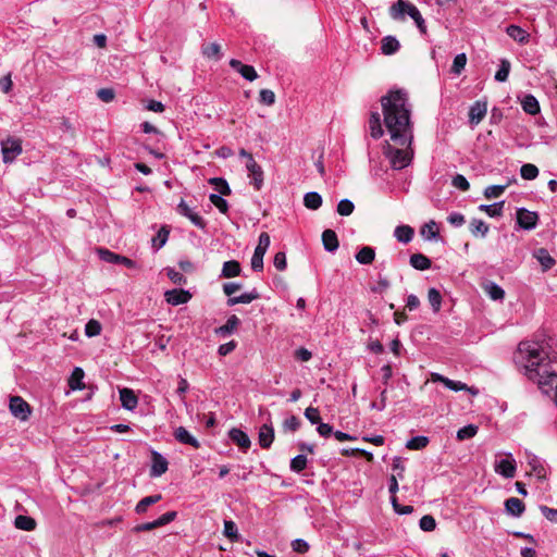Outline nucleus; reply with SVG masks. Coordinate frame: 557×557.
Listing matches in <instances>:
<instances>
[{"label": "nucleus", "mask_w": 557, "mask_h": 557, "mask_svg": "<svg viewBox=\"0 0 557 557\" xmlns=\"http://www.w3.org/2000/svg\"><path fill=\"white\" fill-rule=\"evenodd\" d=\"M292 548L296 553L305 554L309 550L310 546L305 540L296 539L292 542Z\"/></svg>", "instance_id": "338daca9"}, {"label": "nucleus", "mask_w": 557, "mask_h": 557, "mask_svg": "<svg viewBox=\"0 0 557 557\" xmlns=\"http://www.w3.org/2000/svg\"><path fill=\"white\" fill-rule=\"evenodd\" d=\"M209 183L215 186L220 195L228 196L232 193L228 183L222 177H212L209 180Z\"/></svg>", "instance_id": "de8ad7c7"}, {"label": "nucleus", "mask_w": 557, "mask_h": 557, "mask_svg": "<svg viewBox=\"0 0 557 557\" xmlns=\"http://www.w3.org/2000/svg\"><path fill=\"white\" fill-rule=\"evenodd\" d=\"M170 230L166 225L161 226L157 235L152 238V247L156 250L161 249L168 242Z\"/></svg>", "instance_id": "a19ab883"}, {"label": "nucleus", "mask_w": 557, "mask_h": 557, "mask_svg": "<svg viewBox=\"0 0 557 557\" xmlns=\"http://www.w3.org/2000/svg\"><path fill=\"white\" fill-rule=\"evenodd\" d=\"M150 476L158 478L168 471V460L158 451H152Z\"/></svg>", "instance_id": "f8f14e48"}, {"label": "nucleus", "mask_w": 557, "mask_h": 557, "mask_svg": "<svg viewBox=\"0 0 557 557\" xmlns=\"http://www.w3.org/2000/svg\"><path fill=\"white\" fill-rule=\"evenodd\" d=\"M506 33L510 38L519 44H527L530 38V35L525 29L515 24L507 26Z\"/></svg>", "instance_id": "393cba45"}, {"label": "nucleus", "mask_w": 557, "mask_h": 557, "mask_svg": "<svg viewBox=\"0 0 557 557\" xmlns=\"http://www.w3.org/2000/svg\"><path fill=\"white\" fill-rule=\"evenodd\" d=\"M360 264H371L375 258V250L370 246L362 247L355 256Z\"/></svg>", "instance_id": "58836bf2"}, {"label": "nucleus", "mask_w": 557, "mask_h": 557, "mask_svg": "<svg viewBox=\"0 0 557 557\" xmlns=\"http://www.w3.org/2000/svg\"><path fill=\"white\" fill-rule=\"evenodd\" d=\"M191 298V294L185 289H172L165 293V300L172 306L186 304Z\"/></svg>", "instance_id": "2eb2a0df"}, {"label": "nucleus", "mask_w": 557, "mask_h": 557, "mask_svg": "<svg viewBox=\"0 0 557 557\" xmlns=\"http://www.w3.org/2000/svg\"><path fill=\"white\" fill-rule=\"evenodd\" d=\"M409 263L412 268L419 271L429 270L431 268V260L422 253H413L410 256Z\"/></svg>", "instance_id": "2f4dec72"}, {"label": "nucleus", "mask_w": 557, "mask_h": 557, "mask_svg": "<svg viewBox=\"0 0 557 557\" xmlns=\"http://www.w3.org/2000/svg\"><path fill=\"white\" fill-rule=\"evenodd\" d=\"M166 274H168V277L174 283V284H177V285H183V284H186V277L178 271L172 269V268H169L166 270Z\"/></svg>", "instance_id": "69168bd1"}, {"label": "nucleus", "mask_w": 557, "mask_h": 557, "mask_svg": "<svg viewBox=\"0 0 557 557\" xmlns=\"http://www.w3.org/2000/svg\"><path fill=\"white\" fill-rule=\"evenodd\" d=\"M533 257L541 264L543 272L550 270L556 263L555 259L549 255L548 250L545 248L535 249L533 251Z\"/></svg>", "instance_id": "6ab92c4d"}, {"label": "nucleus", "mask_w": 557, "mask_h": 557, "mask_svg": "<svg viewBox=\"0 0 557 557\" xmlns=\"http://www.w3.org/2000/svg\"><path fill=\"white\" fill-rule=\"evenodd\" d=\"M355 210V205L351 200L349 199H342L338 203H337V208H336V211L339 215L342 216H348L350 215Z\"/></svg>", "instance_id": "5fc2aeb1"}, {"label": "nucleus", "mask_w": 557, "mask_h": 557, "mask_svg": "<svg viewBox=\"0 0 557 557\" xmlns=\"http://www.w3.org/2000/svg\"><path fill=\"white\" fill-rule=\"evenodd\" d=\"M380 102L384 125L391 139L399 146L407 147L406 150H403L387 145L385 149L392 168L401 170L410 164L413 156L410 148L413 141L412 104L405 89H391L381 98Z\"/></svg>", "instance_id": "f257e3e1"}, {"label": "nucleus", "mask_w": 557, "mask_h": 557, "mask_svg": "<svg viewBox=\"0 0 557 557\" xmlns=\"http://www.w3.org/2000/svg\"><path fill=\"white\" fill-rule=\"evenodd\" d=\"M521 107L525 113L531 115H535L541 111V107L537 99L531 94L525 95L523 97V99L521 100Z\"/></svg>", "instance_id": "cd10ccee"}, {"label": "nucleus", "mask_w": 557, "mask_h": 557, "mask_svg": "<svg viewBox=\"0 0 557 557\" xmlns=\"http://www.w3.org/2000/svg\"><path fill=\"white\" fill-rule=\"evenodd\" d=\"M9 409L11 414L21 421H27L32 414V408L29 404L21 396L10 397Z\"/></svg>", "instance_id": "20e7f679"}, {"label": "nucleus", "mask_w": 557, "mask_h": 557, "mask_svg": "<svg viewBox=\"0 0 557 557\" xmlns=\"http://www.w3.org/2000/svg\"><path fill=\"white\" fill-rule=\"evenodd\" d=\"M161 499H162L161 494H154V495L144 497L143 499H140L137 503V505L135 507L136 513H138V515L145 513L149 506L157 504Z\"/></svg>", "instance_id": "473e14b6"}, {"label": "nucleus", "mask_w": 557, "mask_h": 557, "mask_svg": "<svg viewBox=\"0 0 557 557\" xmlns=\"http://www.w3.org/2000/svg\"><path fill=\"white\" fill-rule=\"evenodd\" d=\"M413 234H414V231L409 225L396 226V228L394 231V236L396 237V239L404 244L411 242Z\"/></svg>", "instance_id": "f704fd0d"}, {"label": "nucleus", "mask_w": 557, "mask_h": 557, "mask_svg": "<svg viewBox=\"0 0 557 557\" xmlns=\"http://www.w3.org/2000/svg\"><path fill=\"white\" fill-rule=\"evenodd\" d=\"M274 441V429L271 422L264 423L259 429V445L268 449L271 447L272 443Z\"/></svg>", "instance_id": "a211bd4d"}, {"label": "nucleus", "mask_w": 557, "mask_h": 557, "mask_svg": "<svg viewBox=\"0 0 557 557\" xmlns=\"http://www.w3.org/2000/svg\"><path fill=\"white\" fill-rule=\"evenodd\" d=\"M508 185H491L487 186L483 195L486 199L498 198L504 194Z\"/></svg>", "instance_id": "603ef678"}, {"label": "nucleus", "mask_w": 557, "mask_h": 557, "mask_svg": "<svg viewBox=\"0 0 557 557\" xmlns=\"http://www.w3.org/2000/svg\"><path fill=\"white\" fill-rule=\"evenodd\" d=\"M230 66L249 82H252L258 77L253 66L244 64L237 59H231Z\"/></svg>", "instance_id": "ddd939ff"}, {"label": "nucleus", "mask_w": 557, "mask_h": 557, "mask_svg": "<svg viewBox=\"0 0 557 557\" xmlns=\"http://www.w3.org/2000/svg\"><path fill=\"white\" fill-rule=\"evenodd\" d=\"M511 64L507 59H502L499 62V67L495 73V81L499 83H504L508 79L510 73Z\"/></svg>", "instance_id": "79ce46f5"}, {"label": "nucleus", "mask_w": 557, "mask_h": 557, "mask_svg": "<svg viewBox=\"0 0 557 557\" xmlns=\"http://www.w3.org/2000/svg\"><path fill=\"white\" fill-rule=\"evenodd\" d=\"M428 444H429V437L423 436V435H418V436H413L407 441L406 448L411 449V450H419V449L426 447Z\"/></svg>", "instance_id": "a18cd8bd"}, {"label": "nucleus", "mask_w": 557, "mask_h": 557, "mask_svg": "<svg viewBox=\"0 0 557 557\" xmlns=\"http://www.w3.org/2000/svg\"><path fill=\"white\" fill-rule=\"evenodd\" d=\"M101 333V324L97 320H89L85 326V334L88 337L97 336Z\"/></svg>", "instance_id": "bf43d9fd"}, {"label": "nucleus", "mask_w": 557, "mask_h": 557, "mask_svg": "<svg viewBox=\"0 0 557 557\" xmlns=\"http://www.w3.org/2000/svg\"><path fill=\"white\" fill-rule=\"evenodd\" d=\"M307 457L302 454H299L290 460L289 468L293 472L300 473L307 468Z\"/></svg>", "instance_id": "49530a36"}, {"label": "nucleus", "mask_w": 557, "mask_h": 557, "mask_svg": "<svg viewBox=\"0 0 557 557\" xmlns=\"http://www.w3.org/2000/svg\"><path fill=\"white\" fill-rule=\"evenodd\" d=\"M14 525L16 529L23 531H33L36 529L37 523L35 519L29 516L18 515L14 520Z\"/></svg>", "instance_id": "e433bc0d"}, {"label": "nucleus", "mask_w": 557, "mask_h": 557, "mask_svg": "<svg viewBox=\"0 0 557 557\" xmlns=\"http://www.w3.org/2000/svg\"><path fill=\"white\" fill-rule=\"evenodd\" d=\"M121 405L126 410H134L138 405V398L133 389L124 387L120 389Z\"/></svg>", "instance_id": "f3484780"}, {"label": "nucleus", "mask_w": 557, "mask_h": 557, "mask_svg": "<svg viewBox=\"0 0 557 557\" xmlns=\"http://www.w3.org/2000/svg\"><path fill=\"white\" fill-rule=\"evenodd\" d=\"M228 437L234 444H236L244 451H246L251 445L249 436L240 429H237V428L231 429L228 431Z\"/></svg>", "instance_id": "dca6fc26"}, {"label": "nucleus", "mask_w": 557, "mask_h": 557, "mask_svg": "<svg viewBox=\"0 0 557 557\" xmlns=\"http://www.w3.org/2000/svg\"><path fill=\"white\" fill-rule=\"evenodd\" d=\"M451 185L455 188L460 189L461 191H467L470 189V184H469L468 180L461 174H456L453 177Z\"/></svg>", "instance_id": "052dcab7"}, {"label": "nucleus", "mask_w": 557, "mask_h": 557, "mask_svg": "<svg viewBox=\"0 0 557 557\" xmlns=\"http://www.w3.org/2000/svg\"><path fill=\"white\" fill-rule=\"evenodd\" d=\"M242 272V268L238 261L230 260L225 261L222 267L221 276L231 278L238 276Z\"/></svg>", "instance_id": "c756f323"}, {"label": "nucleus", "mask_w": 557, "mask_h": 557, "mask_svg": "<svg viewBox=\"0 0 557 557\" xmlns=\"http://www.w3.org/2000/svg\"><path fill=\"white\" fill-rule=\"evenodd\" d=\"M222 196L223 195L211 194L209 196V199L211 203L214 205L221 213H227L228 203Z\"/></svg>", "instance_id": "4d7b16f0"}, {"label": "nucleus", "mask_w": 557, "mask_h": 557, "mask_svg": "<svg viewBox=\"0 0 557 557\" xmlns=\"http://www.w3.org/2000/svg\"><path fill=\"white\" fill-rule=\"evenodd\" d=\"M305 417L309 420L311 424H318L321 422L320 411L318 408L308 407L305 410Z\"/></svg>", "instance_id": "0e129e2a"}, {"label": "nucleus", "mask_w": 557, "mask_h": 557, "mask_svg": "<svg viewBox=\"0 0 557 557\" xmlns=\"http://www.w3.org/2000/svg\"><path fill=\"white\" fill-rule=\"evenodd\" d=\"M487 106L486 102L475 101L469 110V123L478 125L486 115Z\"/></svg>", "instance_id": "4468645a"}, {"label": "nucleus", "mask_w": 557, "mask_h": 557, "mask_svg": "<svg viewBox=\"0 0 557 557\" xmlns=\"http://www.w3.org/2000/svg\"><path fill=\"white\" fill-rule=\"evenodd\" d=\"M174 437L177 442L189 445L194 448H199L200 446L199 441L194 437L184 426H178L174 431Z\"/></svg>", "instance_id": "412c9836"}, {"label": "nucleus", "mask_w": 557, "mask_h": 557, "mask_svg": "<svg viewBox=\"0 0 557 557\" xmlns=\"http://www.w3.org/2000/svg\"><path fill=\"white\" fill-rule=\"evenodd\" d=\"M246 169L248 171V176L251 178V184L256 190H260L263 186V170L256 162L253 158H249L246 161Z\"/></svg>", "instance_id": "9d476101"}, {"label": "nucleus", "mask_w": 557, "mask_h": 557, "mask_svg": "<svg viewBox=\"0 0 557 557\" xmlns=\"http://www.w3.org/2000/svg\"><path fill=\"white\" fill-rule=\"evenodd\" d=\"M520 175L528 181L535 180L539 175V169L532 163H525L520 169Z\"/></svg>", "instance_id": "3c124183"}, {"label": "nucleus", "mask_w": 557, "mask_h": 557, "mask_svg": "<svg viewBox=\"0 0 557 557\" xmlns=\"http://www.w3.org/2000/svg\"><path fill=\"white\" fill-rule=\"evenodd\" d=\"M389 14L394 20H404L405 14H408L416 23L421 33L426 32L424 18L416 5L405 0H397L389 10Z\"/></svg>", "instance_id": "7ed1b4c3"}, {"label": "nucleus", "mask_w": 557, "mask_h": 557, "mask_svg": "<svg viewBox=\"0 0 557 557\" xmlns=\"http://www.w3.org/2000/svg\"><path fill=\"white\" fill-rule=\"evenodd\" d=\"M467 64V55L466 53H459L454 58L453 65L450 67V72L455 75L461 74Z\"/></svg>", "instance_id": "8fccbe9b"}, {"label": "nucleus", "mask_w": 557, "mask_h": 557, "mask_svg": "<svg viewBox=\"0 0 557 557\" xmlns=\"http://www.w3.org/2000/svg\"><path fill=\"white\" fill-rule=\"evenodd\" d=\"M431 381L443 383L447 388L454 392L469 391L472 394H476V391H473L472 388L468 387L467 384L460 381L450 380L440 373H432Z\"/></svg>", "instance_id": "9b49d317"}, {"label": "nucleus", "mask_w": 557, "mask_h": 557, "mask_svg": "<svg viewBox=\"0 0 557 557\" xmlns=\"http://www.w3.org/2000/svg\"><path fill=\"white\" fill-rule=\"evenodd\" d=\"M490 231L488 225L480 219H472L470 222V232L474 237H485Z\"/></svg>", "instance_id": "ea45409f"}, {"label": "nucleus", "mask_w": 557, "mask_h": 557, "mask_svg": "<svg viewBox=\"0 0 557 557\" xmlns=\"http://www.w3.org/2000/svg\"><path fill=\"white\" fill-rule=\"evenodd\" d=\"M258 298H260V294L256 288H253L250 292L244 293L239 296L230 297L226 304L228 307H233L238 304H250Z\"/></svg>", "instance_id": "b1692460"}, {"label": "nucleus", "mask_w": 557, "mask_h": 557, "mask_svg": "<svg viewBox=\"0 0 557 557\" xmlns=\"http://www.w3.org/2000/svg\"><path fill=\"white\" fill-rule=\"evenodd\" d=\"M483 289L493 300H503L505 298V290L494 282L485 283Z\"/></svg>", "instance_id": "72a5a7b5"}, {"label": "nucleus", "mask_w": 557, "mask_h": 557, "mask_svg": "<svg viewBox=\"0 0 557 557\" xmlns=\"http://www.w3.org/2000/svg\"><path fill=\"white\" fill-rule=\"evenodd\" d=\"M428 300L432 307L433 312L437 313L441 310L442 306V295L440 290L434 287H431L428 292Z\"/></svg>", "instance_id": "37998d69"}, {"label": "nucleus", "mask_w": 557, "mask_h": 557, "mask_svg": "<svg viewBox=\"0 0 557 557\" xmlns=\"http://www.w3.org/2000/svg\"><path fill=\"white\" fill-rule=\"evenodd\" d=\"M419 527L425 532H431L436 528V521L433 516L425 515L420 519Z\"/></svg>", "instance_id": "13d9d810"}, {"label": "nucleus", "mask_w": 557, "mask_h": 557, "mask_svg": "<svg viewBox=\"0 0 557 557\" xmlns=\"http://www.w3.org/2000/svg\"><path fill=\"white\" fill-rule=\"evenodd\" d=\"M323 247L327 252H335L338 249L339 242L333 230H325L322 233Z\"/></svg>", "instance_id": "5701e85b"}, {"label": "nucleus", "mask_w": 557, "mask_h": 557, "mask_svg": "<svg viewBox=\"0 0 557 557\" xmlns=\"http://www.w3.org/2000/svg\"><path fill=\"white\" fill-rule=\"evenodd\" d=\"M300 426V420L296 416H290L283 422V429L285 431L295 432Z\"/></svg>", "instance_id": "680f3d73"}, {"label": "nucleus", "mask_w": 557, "mask_h": 557, "mask_svg": "<svg viewBox=\"0 0 557 557\" xmlns=\"http://www.w3.org/2000/svg\"><path fill=\"white\" fill-rule=\"evenodd\" d=\"M239 324L240 320L235 314H233L227 319L225 324L215 329V334L223 337L227 336L232 334L238 327Z\"/></svg>", "instance_id": "c85d7f7f"}, {"label": "nucleus", "mask_w": 557, "mask_h": 557, "mask_svg": "<svg viewBox=\"0 0 557 557\" xmlns=\"http://www.w3.org/2000/svg\"><path fill=\"white\" fill-rule=\"evenodd\" d=\"M221 47L219 44L212 42L202 47V53L209 59L220 60L222 58Z\"/></svg>", "instance_id": "09e8293b"}, {"label": "nucleus", "mask_w": 557, "mask_h": 557, "mask_svg": "<svg viewBox=\"0 0 557 557\" xmlns=\"http://www.w3.org/2000/svg\"><path fill=\"white\" fill-rule=\"evenodd\" d=\"M98 255L101 260H103L108 263L123 264L124 267H126L128 269L136 268V262L134 260H132L125 256L114 253L108 249H104V248L98 249Z\"/></svg>", "instance_id": "6e6552de"}, {"label": "nucleus", "mask_w": 557, "mask_h": 557, "mask_svg": "<svg viewBox=\"0 0 557 557\" xmlns=\"http://www.w3.org/2000/svg\"><path fill=\"white\" fill-rule=\"evenodd\" d=\"M259 100L263 104L272 106L275 102V95L270 89H261L259 94Z\"/></svg>", "instance_id": "e2e57ef3"}, {"label": "nucleus", "mask_w": 557, "mask_h": 557, "mask_svg": "<svg viewBox=\"0 0 557 557\" xmlns=\"http://www.w3.org/2000/svg\"><path fill=\"white\" fill-rule=\"evenodd\" d=\"M400 48V44L394 36H385L381 41V51L385 55L396 53Z\"/></svg>", "instance_id": "bb28decb"}, {"label": "nucleus", "mask_w": 557, "mask_h": 557, "mask_svg": "<svg viewBox=\"0 0 557 557\" xmlns=\"http://www.w3.org/2000/svg\"><path fill=\"white\" fill-rule=\"evenodd\" d=\"M176 211L178 214L187 218L195 226L198 228H206L207 222L206 220L195 212L183 199L180 201V203L176 207Z\"/></svg>", "instance_id": "1a4fd4ad"}, {"label": "nucleus", "mask_w": 557, "mask_h": 557, "mask_svg": "<svg viewBox=\"0 0 557 557\" xmlns=\"http://www.w3.org/2000/svg\"><path fill=\"white\" fill-rule=\"evenodd\" d=\"M271 244V239H270V235L265 232H262L260 235H259V240H258V245L257 247L255 248V251L256 253L258 255H265L269 246Z\"/></svg>", "instance_id": "864d4df0"}, {"label": "nucleus", "mask_w": 557, "mask_h": 557, "mask_svg": "<svg viewBox=\"0 0 557 557\" xmlns=\"http://www.w3.org/2000/svg\"><path fill=\"white\" fill-rule=\"evenodd\" d=\"M528 465L530 466L534 475H536L539 479H546L547 471L542 459H540L534 454H528Z\"/></svg>", "instance_id": "aec40b11"}, {"label": "nucleus", "mask_w": 557, "mask_h": 557, "mask_svg": "<svg viewBox=\"0 0 557 557\" xmlns=\"http://www.w3.org/2000/svg\"><path fill=\"white\" fill-rule=\"evenodd\" d=\"M553 342L550 337L548 341L521 342L515 361L544 394L554 397L557 405V350Z\"/></svg>", "instance_id": "f03ea898"}, {"label": "nucleus", "mask_w": 557, "mask_h": 557, "mask_svg": "<svg viewBox=\"0 0 557 557\" xmlns=\"http://www.w3.org/2000/svg\"><path fill=\"white\" fill-rule=\"evenodd\" d=\"M1 152L4 163L12 162L22 153V140L15 137H8L1 141Z\"/></svg>", "instance_id": "39448f33"}, {"label": "nucleus", "mask_w": 557, "mask_h": 557, "mask_svg": "<svg viewBox=\"0 0 557 557\" xmlns=\"http://www.w3.org/2000/svg\"><path fill=\"white\" fill-rule=\"evenodd\" d=\"M85 376L84 370L79 367L74 368L70 379L69 386L73 391H82L85 385L83 383V379Z\"/></svg>", "instance_id": "7c9ffc66"}, {"label": "nucleus", "mask_w": 557, "mask_h": 557, "mask_svg": "<svg viewBox=\"0 0 557 557\" xmlns=\"http://www.w3.org/2000/svg\"><path fill=\"white\" fill-rule=\"evenodd\" d=\"M537 222L539 214L536 212L530 211L525 208H519L517 210V223L521 228L525 231L534 230Z\"/></svg>", "instance_id": "0eeeda50"}, {"label": "nucleus", "mask_w": 557, "mask_h": 557, "mask_svg": "<svg viewBox=\"0 0 557 557\" xmlns=\"http://www.w3.org/2000/svg\"><path fill=\"white\" fill-rule=\"evenodd\" d=\"M304 205L307 209L318 210L322 206V196L317 191L306 193L304 196Z\"/></svg>", "instance_id": "c9c22d12"}, {"label": "nucleus", "mask_w": 557, "mask_h": 557, "mask_svg": "<svg viewBox=\"0 0 557 557\" xmlns=\"http://www.w3.org/2000/svg\"><path fill=\"white\" fill-rule=\"evenodd\" d=\"M540 510L547 520L550 522H557V509L543 505L540 507Z\"/></svg>", "instance_id": "774afa93"}, {"label": "nucleus", "mask_w": 557, "mask_h": 557, "mask_svg": "<svg viewBox=\"0 0 557 557\" xmlns=\"http://www.w3.org/2000/svg\"><path fill=\"white\" fill-rule=\"evenodd\" d=\"M504 205V200L492 205H480L479 210L485 212L491 218H498L503 215Z\"/></svg>", "instance_id": "4c0bfd02"}, {"label": "nucleus", "mask_w": 557, "mask_h": 557, "mask_svg": "<svg viewBox=\"0 0 557 557\" xmlns=\"http://www.w3.org/2000/svg\"><path fill=\"white\" fill-rule=\"evenodd\" d=\"M505 510L512 517H521L525 510L523 502L517 497H510L505 500Z\"/></svg>", "instance_id": "4be33fe9"}, {"label": "nucleus", "mask_w": 557, "mask_h": 557, "mask_svg": "<svg viewBox=\"0 0 557 557\" xmlns=\"http://www.w3.org/2000/svg\"><path fill=\"white\" fill-rule=\"evenodd\" d=\"M223 534L231 542H237L239 539V534H238V529H237L236 523L232 520H225Z\"/></svg>", "instance_id": "c03bdc74"}, {"label": "nucleus", "mask_w": 557, "mask_h": 557, "mask_svg": "<svg viewBox=\"0 0 557 557\" xmlns=\"http://www.w3.org/2000/svg\"><path fill=\"white\" fill-rule=\"evenodd\" d=\"M370 134L374 139L383 136L384 131L381 123V115L379 112H372L369 119Z\"/></svg>", "instance_id": "a878e982"}, {"label": "nucleus", "mask_w": 557, "mask_h": 557, "mask_svg": "<svg viewBox=\"0 0 557 557\" xmlns=\"http://www.w3.org/2000/svg\"><path fill=\"white\" fill-rule=\"evenodd\" d=\"M476 433H478V426L474 424H468L458 430L457 438L459 441L469 440V438H472L473 436H475Z\"/></svg>", "instance_id": "6e6d98bb"}, {"label": "nucleus", "mask_w": 557, "mask_h": 557, "mask_svg": "<svg viewBox=\"0 0 557 557\" xmlns=\"http://www.w3.org/2000/svg\"><path fill=\"white\" fill-rule=\"evenodd\" d=\"M506 458L495 460L494 470L505 479H512L516 475V460L510 453H506Z\"/></svg>", "instance_id": "423d86ee"}]
</instances>
